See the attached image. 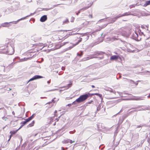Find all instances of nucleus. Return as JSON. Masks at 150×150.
<instances>
[{
	"mask_svg": "<svg viewBox=\"0 0 150 150\" xmlns=\"http://www.w3.org/2000/svg\"><path fill=\"white\" fill-rule=\"evenodd\" d=\"M14 50L13 48L11 45L5 46L4 48L0 49V53H7L8 54H12L14 53Z\"/></svg>",
	"mask_w": 150,
	"mask_h": 150,
	"instance_id": "obj_1",
	"label": "nucleus"
},
{
	"mask_svg": "<svg viewBox=\"0 0 150 150\" xmlns=\"http://www.w3.org/2000/svg\"><path fill=\"white\" fill-rule=\"evenodd\" d=\"M88 97V94H84L81 96L79 97L76 99L75 101L72 103V104H74L76 102L80 103L85 100Z\"/></svg>",
	"mask_w": 150,
	"mask_h": 150,
	"instance_id": "obj_2",
	"label": "nucleus"
},
{
	"mask_svg": "<svg viewBox=\"0 0 150 150\" xmlns=\"http://www.w3.org/2000/svg\"><path fill=\"white\" fill-rule=\"evenodd\" d=\"M128 32V30L125 28H122L118 30V33L122 36L127 37L129 34Z\"/></svg>",
	"mask_w": 150,
	"mask_h": 150,
	"instance_id": "obj_3",
	"label": "nucleus"
},
{
	"mask_svg": "<svg viewBox=\"0 0 150 150\" xmlns=\"http://www.w3.org/2000/svg\"><path fill=\"white\" fill-rule=\"evenodd\" d=\"M29 16H26L25 17L21 18V19L18 20L17 21H12V22H9V23L6 22V23H3L1 24V26L4 27H7L9 26L8 25L11 23H12L14 24H16L19 21H20L21 20H23L25 19V18L26 17H28Z\"/></svg>",
	"mask_w": 150,
	"mask_h": 150,
	"instance_id": "obj_4",
	"label": "nucleus"
},
{
	"mask_svg": "<svg viewBox=\"0 0 150 150\" xmlns=\"http://www.w3.org/2000/svg\"><path fill=\"white\" fill-rule=\"evenodd\" d=\"M43 77L40 76L36 75L34 76L33 78L30 79L28 81V82L29 81L35 80L40 78H42Z\"/></svg>",
	"mask_w": 150,
	"mask_h": 150,
	"instance_id": "obj_5",
	"label": "nucleus"
},
{
	"mask_svg": "<svg viewBox=\"0 0 150 150\" xmlns=\"http://www.w3.org/2000/svg\"><path fill=\"white\" fill-rule=\"evenodd\" d=\"M130 15V13L129 12H128L125 13H124V14H122V15H119L116 17V19L112 22H114L117 18H119L120 17L125 16H127V15Z\"/></svg>",
	"mask_w": 150,
	"mask_h": 150,
	"instance_id": "obj_6",
	"label": "nucleus"
},
{
	"mask_svg": "<svg viewBox=\"0 0 150 150\" xmlns=\"http://www.w3.org/2000/svg\"><path fill=\"white\" fill-rule=\"evenodd\" d=\"M119 58H120V57L119 56L113 55L111 57L110 59L111 60H116Z\"/></svg>",
	"mask_w": 150,
	"mask_h": 150,
	"instance_id": "obj_7",
	"label": "nucleus"
},
{
	"mask_svg": "<svg viewBox=\"0 0 150 150\" xmlns=\"http://www.w3.org/2000/svg\"><path fill=\"white\" fill-rule=\"evenodd\" d=\"M54 101L53 99L51 101H50L47 103L46 105L50 104L49 107L50 108L54 105Z\"/></svg>",
	"mask_w": 150,
	"mask_h": 150,
	"instance_id": "obj_8",
	"label": "nucleus"
},
{
	"mask_svg": "<svg viewBox=\"0 0 150 150\" xmlns=\"http://www.w3.org/2000/svg\"><path fill=\"white\" fill-rule=\"evenodd\" d=\"M47 19V16L46 15L42 16L40 19V21L41 22H44Z\"/></svg>",
	"mask_w": 150,
	"mask_h": 150,
	"instance_id": "obj_9",
	"label": "nucleus"
},
{
	"mask_svg": "<svg viewBox=\"0 0 150 150\" xmlns=\"http://www.w3.org/2000/svg\"><path fill=\"white\" fill-rule=\"evenodd\" d=\"M88 8V7H84V8H83L82 9H80V10H79V12H78V13H76V14L78 15L79 14V13H80V12L82 11H84L86 9H87V8Z\"/></svg>",
	"mask_w": 150,
	"mask_h": 150,
	"instance_id": "obj_10",
	"label": "nucleus"
},
{
	"mask_svg": "<svg viewBox=\"0 0 150 150\" xmlns=\"http://www.w3.org/2000/svg\"><path fill=\"white\" fill-rule=\"evenodd\" d=\"M48 120L50 121L49 123L51 124L54 120L53 117H50L48 118Z\"/></svg>",
	"mask_w": 150,
	"mask_h": 150,
	"instance_id": "obj_11",
	"label": "nucleus"
},
{
	"mask_svg": "<svg viewBox=\"0 0 150 150\" xmlns=\"http://www.w3.org/2000/svg\"><path fill=\"white\" fill-rule=\"evenodd\" d=\"M18 130L19 129H18L16 131H11L10 132V133L12 135L15 134L17 132Z\"/></svg>",
	"mask_w": 150,
	"mask_h": 150,
	"instance_id": "obj_12",
	"label": "nucleus"
},
{
	"mask_svg": "<svg viewBox=\"0 0 150 150\" xmlns=\"http://www.w3.org/2000/svg\"><path fill=\"white\" fill-rule=\"evenodd\" d=\"M34 123H35V121L33 120L32 121V122H31V123L29 124L28 125V127H32V126H33L34 125Z\"/></svg>",
	"mask_w": 150,
	"mask_h": 150,
	"instance_id": "obj_13",
	"label": "nucleus"
},
{
	"mask_svg": "<svg viewBox=\"0 0 150 150\" xmlns=\"http://www.w3.org/2000/svg\"><path fill=\"white\" fill-rule=\"evenodd\" d=\"M149 5H150V0L149 1H146L145 4H144V6L145 7Z\"/></svg>",
	"mask_w": 150,
	"mask_h": 150,
	"instance_id": "obj_14",
	"label": "nucleus"
},
{
	"mask_svg": "<svg viewBox=\"0 0 150 150\" xmlns=\"http://www.w3.org/2000/svg\"><path fill=\"white\" fill-rule=\"evenodd\" d=\"M28 59V58H25L23 59H20V62H23L24 61H27Z\"/></svg>",
	"mask_w": 150,
	"mask_h": 150,
	"instance_id": "obj_15",
	"label": "nucleus"
},
{
	"mask_svg": "<svg viewBox=\"0 0 150 150\" xmlns=\"http://www.w3.org/2000/svg\"><path fill=\"white\" fill-rule=\"evenodd\" d=\"M72 83H69L67 85V86H66L67 88H69V87H71L72 85Z\"/></svg>",
	"mask_w": 150,
	"mask_h": 150,
	"instance_id": "obj_16",
	"label": "nucleus"
},
{
	"mask_svg": "<svg viewBox=\"0 0 150 150\" xmlns=\"http://www.w3.org/2000/svg\"><path fill=\"white\" fill-rule=\"evenodd\" d=\"M35 115V114H34L32 115L30 117V118L32 120L33 118Z\"/></svg>",
	"mask_w": 150,
	"mask_h": 150,
	"instance_id": "obj_17",
	"label": "nucleus"
},
{
	"mask_svg": "<svg viewBox=\"0 0 150 150\" xmlns=\"http://www.w3.org/2000/svg\"><path fill=\"white\" fill-rule=\"evenodd\" d=\"M26 123H26V122L25 120V121L21 122V124H22L24 126L25 125V124Z\"/></svg>",
	"mask_w": 150,
	"mask_h": 150,
	"instance_id": "obj_18",
	"label": "nucleus"
},
{
	"mask_svg": "<svg viewBox=\"0 0 150 150\" xmlns=\"http://www.w3.org/2000/svg\"><path fill=\"white\" fill-rule=\"evenodd\" d=\"M31 120V119L30 118V117H29L28 118L25 119V121L26 122V123H27V122H29Z\"/></svg>",
	"mask_w": 150,
	"mask_h": 150,
	"instance_id": "obj_19",
	"label": "nucleus"
},
{
	"mask_svg": "<svg viewBox=\"0 0 150 150\" xmlns=\"http://www.w3.org/2000/svg\"><path fill=\"white\" fill-rule=\"evenodd\" d=\"M134 38H137L138 36V34L136 33V32H135V34H134Z\"/></svg>",
	"mask_w": 150,
	"mask_h": 150,
	"instance_id": "obj_20",
	"label": "nucleus"
},
{
	"mask_svg": "<svg viewBox=\"0 0 150 150\" xmlns=\"http://www.w3.org/2000/svg\"><path fill=\"white\" fill-rule=\"evenodd\" d=\"M69 22L68 19H66L65 21H64L63 22L64 24L67 23Z\"/></svg>",
	"mask_w": 150,
	"mask_h": 150,
	"instance_id": "obj_21",
	"label": "nucleus"
},
{
	"mask_svg": "<svg viewBox=\"0 0 150 150\" xmlns=\"http://www.w3.org/2000/svg\"><path fill=\"white\" fill-rule=\"evenodd\" d=\"M69 142V140H64L63 142V143H65V144L68 143Z\"/></svg>",
	"mask_w": 150,
	"mask_h": 150,
	"instance_id": "obj_22",
	"label": "nucleus"
},
{
	"mask_svg": "<svg viewBox=\"0 0 150 150\" xmlns=\"http://www.w3.org/2000/svg\"><path fill=\"white\" fill-rule=\"evenodd\" d=\"M69 142H70L71 144H72L74 142V141H72L71 140H69Z\"/></svg>",
	"mask_w": 150,
	"mask_h": 150,
	"instance_id": "obj_23",
	"label": "nucleus"
},
{
	"mask_svg": "<svg viewBox=\"0 0 150 150\" xmlns=\"http://www.w3.org/2000/svg\"><path fill=\"white\" fill-rule=\"evenodd\" d=\"M74 17H72L71 18V22H73L74 21Z\"/></svg>",
	"mask_w": 150,
	"mask_h": 150,
	"instance_id": "obj_24",
	"label": "nucleus"
},
{
	"mask_svg": "<svg viewBox=\"0 0 150 150\" xmlns=\"http://www.w3.org/2000/svg\"><path fill=\"white\" fill-rule=\"evenodd\" d=\"M123 99L125 100H132V99L131 98H124V99Z\"/></svg>",
	"mask_w": 150,
	"mask_h": 150,
	"instance_id": "obj_25",
	"label": "nucleus"
},
{
	"mask_svg": "<svg viewBox=\"0 0 150 150\" xmlns=\"http://www.w3.org/2000/svg\"><path fill=\"white\" fill-rule=\"evenodd\" d=\"M12 135H12L11 134L10 135V138H9V140H8V141H9V140H10V139H11V137H12Z\"/></svg>",
	"mask_w": 150,
	"mask_h": 150,
	"instance_id": "obj_26",
	"label": "nucleus"
},
{
	"mask_svg": "<svg viewBox=\"0 0 150 150\" xmlns=\"http://www.w3.org/2000/svg\"><path fill=\"white\" fill-rule=\"evenodd\" d=\"M71 104H73L72 103V104H68L67 106H71Z\"/></svg>",
	"mask_w": 150,
	"mask_h": 150,
	"instance_id": "obj_27",
	"label": "nucleus"
},
{
	"mask_svg": "<svg viewBox=\"0 0 150 150\" xmlns=\"http://www.w3.org/2000/svg\"><path fill=\"white\" fill-rule=\"evenodd\" d=\"M81 40H79V41L78 42V43L76 44H75L74 46L76 45L79 42H81Z\"/></svg>",
	"mask_w": 150,
	"mask_h": 150,
	"instance_id": "obj_28",
	"label": "nucleus"
},
{
	"mask_svg": "<svg viewBox=\"0 0 150 150\" xmlns=\"http://www.w3.org/2000/svg\"><path fill=\"white\" fill-rule=\"evenodd\" d=\"M23 126V125H21L19 129H19V130L21 128H22V127Z\"/></svg>",
	"mask_w": 150,
	"mask_h": 150,
	"instance_id": "obj_29",
	"label": "nucleus"
},
{
	"mask_svg": "<svg viewBox=\"0 0 150 150\" xmlns=\"http://www.w3.org/2000/svg\"><path fill=\"white\" fill-rule=\"evenodd\" d=\"M96 95H98L100 97H101V95L99 94H96Z\"/></svg>",
	"mask_w": 150,
	"mask_h": 150,
	"instance_id": "obj_30",
	"label": "nucleus"
},
{
	"mask_svg": "<svg viewBox=\"0 0 150 150\" xmlns=\"http://www.w3.org/2000/svg\"><path fill=\"white\" fill-rule=\"evenodd\" d=\"M77 55H79V56H81V55H82V54H78V53H77Z\"/></svg>",
	"mask_w": 150,
	"mask_h": 150,
	"instance_id": "obj_31",
	"label": "nucleus"
},
{
	"mask_svg": "<svg viewBox=\"0 0 150 150\" xmlns=\"http://www.w3.org/2000/svg\"><path fill=\"white\" fill-rule=\"evenodd\" d=\"M62 150H65L64 149L63 147H62Z\"/></svg>",
	"mask_w": 150,
	"mask_h": 150,
	"instance_id": "obj_32",
	"label": "nucleus"
},
{
	"mask_svg": "<svg viewBox=\"0 0 150 150\" xmlns=\"http://www.w3.org/2000/svg\"><path fill=\"white\" fill-rule=\"evenodd\" d=\"M60 47H56V48L55 49H58Z\"/></svg>",
	"mask_w": 150,
	"mask_h": 150,
	"instance_id": "obj_33",
	"label": "nucleus"
},
{
	"mask_svg": "<svg viewBox=\"0 0 150 150\" xmlns=\"http://www.w3.org/2000/svg\"><path fill=\"white\" fill-rule=\"evenodd\" d=\"M50 83V81H47V83Z\"/></svg>",
	"mask_w": 150,
	"mask_h": 150,
	"instance_id": "obj_34",
	"label": "nucleus"
},
{
	"mask_svg": "<svg viewBox=\"0 0 150 150\" xmlns=\"http://www.w3.org/2000/svg\"><path fill=\"white\" fill-rule=\"evenodd\" d=\"M56 119L57 120V121H58L59 120V118H57Z\"/></svg>",
	"mask_w": 150,
	"mask_h": 150,
	"instance_id": "obj_35",
	"label": "nucleus"
},
{
	"mask_svg": "<svg viewBox=\"0 0 150 150\" xmlns=\"http://www.w3.org/2000/svg\"><path fill=\"white\" fill-rule=\"evenodd\" d=\"M92 87L93 88H94V87H95L94 86H93V85H92Z\"/></svg>",
	"mask_w": 150,
	"mask_h": 150,
	"instance_id": "obj_36",
	"label": "nucleus"
},
{
	"mask_svg": "<svg viewBox=\"0 0 150 150\" xmlns=\"http://www.w3.org/2000/svg\"><path fill=\"white\" fill-rule=\"evenodd\" d=\"M57 112V110H55V111H54V113H56Z\"/></svg>",
	"mask_w": 150,
	"mask_h": 150,
	"instance_id": "obj_37",
	"label": "nucleus"
},
{
	"mask_svg": "<svg viewBox=\"0 0 150 150\" xmlns=\"http://www.w3.org/2000/svg\"><path fill=\"white\" fill-rule=\"evenodd\" d=\"M54 125H56V122H55L54 124Z\"/></svg>",
	"mask_w": 150,
	"mask_h": 150,
	"instance_id": "obj_38",
	"label": "nucleus"
},
{
	"mask_svg": "<svg viewBox=\"0 0 150 150\" xmlns=\"http://www.w3.org/2000/svg\"><path fill=\"white\" fill-rule=\"evenodd\" d=\"M64 68H62V70H64Z\"/></svg>",
	"mask_w": 150,
	"mask_h": 150,
	"instance_id": "obj_39",
	"label": "nucleus"
},
{
	"mask_svg": "<svg viewBox=\"0 0 150 150\" xmlns=\"http://www.w3.org/2000/svg\"><path fill=\"white\" fill-rule=\"evenodd\" d=\"M86 108V107H85L84 108V109H85Z\"/></svg>",
	"mask_w": 150,
	"mask_h": 150,
	"instance_id": "obj_40",
	"label": "nucleus"
},
{
	"mask_svg": "<svg viewBox=\"0 0 150 150\" xmlns=\"http://www.w3.org/2000/svg\"><path fill=\"white\" fill-rule=\"evenodd\" d=\"M1 25L0 26V28H1Z\"/></svg>",
	"mask_w": 150,
	"mask_h": 150,
	"instance_id": "obj_41",
	"label": "nucleus"
},
{
	"mask_svg": "<svg viewBox=\"0 0 150 150\" xmlns=\"http://www.w3.org/2000/svg\"><path fill=\"white\" fill-rule=\"evenodd\" d=\"M67 148H66V149H67Z\"/></svg>",
	"mask_w": 150,
	"mask_h": 150,
	"instance_id": "obj_42",
	"label": "nucleus"
},
{
	"mask_svg": "<svg viewBox=\"0 0 150 150\" xmlns=\"http://www.w3.org/2000/svg\"><path fill=\"white\" fill-rule=\"evenodd\" d=\"M95 94H97L98 93H96Z\"/></svg>",
	"mask_w": 150,
	"mask_h": 150,
	"instance_id": "obj_43",
	"label": "nucleus"
}]
</instances>
